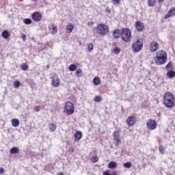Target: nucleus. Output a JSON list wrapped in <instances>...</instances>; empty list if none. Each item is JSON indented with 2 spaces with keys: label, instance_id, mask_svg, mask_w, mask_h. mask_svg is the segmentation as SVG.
I'll return each mask as SVG.
<instances>
[{
  "label": "nucleus",
  "instance_id": "obj_9",
  "mask_svg": "<svg viewBox=\"0 0 175 175\" xmlns=\"http://www.w3.org/2000/svg\"><path fill=\"white\" fill-rule=\"evenodd\" d=\"M159 49V44L157 42H152L150 44V50L152 53H155Z\"/></svg>",
  "mask_w": 175,
  "mask_h": 175
},
{
  "label": "nucleus",
  "instance_id": "obj_47",
  "mask_svg": "<svg viewBox=\"0 0 175 175\" xmlns=\"http://www.w3.org/2000/svg\"><path fill=\"white\" fill-rule=\"evenodd\" d=\"M111 175H117V172H114L111 174Z\"/></svg>",
  "mask_w": 175,
  "mask_h": 175
},
{
  "label": "nucleus",
  "instance_id": "obj_44",
  "mask_svg": "<svg viewBox=\"0 0 175 175\" xmlns=\"http://www.w3.org/2000/svg\"><path fill=\"white\" fill-rule=\"evenodd\" d=\"M103 175H110V172L109 170H107L103 172Z\"/></svg>",
  "mask_w": 175,
  "mask_h": 175
},
{
  "label": "nucleus",
  "instance_id": "obj_32",
  "mask_svg": "<svg viewBox=\"0 0 175 175\" xmlns=\"http://www.w3.org/2000/svg\"><path fill=\"white\" fill-rule=\"evenodd\" d=\"M15 88H20L21 85V82H20V81L16 80L14 84Z\"/></svg>",
  "mask_w": 175,
  "mask_h": 175
},
{
  "label": "nucleus",
  "instance_id": "obj_3",
  "mask_svg": "<svg viewBox=\"0 0 175 175\" xmlns=\"http://www.w3.org/2000/svg\"><path fill=\"white\" fill-rule=\"evenodd\" d=\"M121 38L126 43L131 42V39H132V33H131V30L129 28L122 29Z\"/></svg>",
  "mask_w": 175,
  "mask_h": 175
},
{
  "label": "nucleus",
  "instance_id": "obj_39",
  "mask_svg": "<svg viewBox=\"0 0 175 175\" xmlns=\"http://www.w3.org/2000/svg\"><path fill=\"white\" fill-rule=\"evenodd\" d=\"M121 0H112L113 5H120Z\"/></svg>",
  "mask_w": 175,
  "mask_h": 175
},
{
  "label": "nucleus",
  "instance_id": "obj_7",
  "mask_svg": "<svg viewBox=\"0 0 175 175\" xmlns=\"http://www.w3.org/2000/svg\"><path fill=\"white\" fill-rule=\"evenodd\" d=\"M146 128L148 131H154L157 129V121L149 119L146 123Z\"/></svg>",
  "mask_w": 175,
  "mask_h": 175
},
{
  "label": "nucleus",
  "instance_id": "obj_5",
  "mask_svg": "<svg viewBox=\"0 0 175 175\" xmlns=\"http://www.w3.org/2000/svg\"><path fill=\"white\" fill-rule=\"evenodd\" d=\"M64 111L67 116H72L75 113V106L72 103L67 102L65 104Z\"/></svg>",
  "mask_w": 175,
  "mask_h": 175
},
{
  "label": "nucleus",
  "instance_id": "obj_8",
  "mask_svg": "<svg viewBox=\"0 0 175 175\" xmlns=\"http://www.w3.org/2000/svg\"><path fill=\"white\" fill-rule=\"evenodd\" d=\"M126 124L129 126H133L136 124V118L135 116H129L126 120Z\"/></svg>",
  "mask_w": 175,
  "mask_h": 175
},
{
  "label": "nucleus",
  "instance_id": "obj_22",
  "mask_svg": "<svg viewBox=\"0 0 175 175\" xmlns=\"http://www.w3.org/2000/svg\"><path fill=\"white\" fill-rule=\"evenodd\" d=\"M10 154H18V152H20V149L17 147H13L10 149Z\"/></svg>",
  "mask_w": 175,
  "mask_h": 175
},
{
  "label": "nucleus",
  "instance_id": "obj_2",
  "mask_svg": "<svg viewBox=\"0 0 175 175\" xmlns=\"http://www.w3.org/2000/svg\"><path fill=\"white\" fill-rule=\"evenodd\" d=\"M154 64L159 66L165 65L167 62V53L164 50L157 52L156 57L154 58Z\"/></svg>",
  "mask_w": 175,
  "mask_h": 175
},
{
  "label": "nucleus",
  "instance_id": "obj_40",
  "mask_svg": "<svg viewBox=\"0 0 175 175\" xmlns=\"http://www.w3.org/2000/svg\"><path fill=\"white\" fill-rule=\"evenodd\" d=\"M98 161H99V159L98 158V157L96 156L93 157V163H96Z\"/></svg>",
  "mask_w": 175,
  "mask_h": 175
},
{
  "label": "nucleus",
  "instance_id": "obj_48",
  "mask_svg": "<svg viewBox=\"0 0 175 175\" xmlns=\"http://www.w3.org/2000/svg\"><path fill=\"white\" fill-rule=\"evenodd\" d=\"M57 175H64V173L60 172V173H59Z\"/></svg>",
  "mask_w": 175,
  "mask_h": 175
},
{
  "label": "nucleus",
  "instance_id": "obj_28",
  "mask_svg": "<svg viewBox=\"0 0 175 175\" xmlns=\"http://www.w3.org/2000/svg\"><path fill=\"white\" fill-rule=\"evenodd\" d=\"M21 69H22L24 72L28 70V69H29L28 64H27V63L23 64L21 66Z\"/></svg>",
  "mask_w": 175,
  "mask_h": 175
},
{
  "label": "nucleus",
  "instance_id": "obj_4",
  "mask_svg": "<svg viewBox=\"0 0 175 175\" xmlns=\"http://www.w3.org/2000/svg\"><path fill=\"white\" fill-rule=\"evenodd\" d=\"M97 32L100 36H106L109 33V26L105 24H100L97 27Z\"/></svg>",
  "mask_w": 175,
  "mask_h": 175
},
{
  "label": "nucleus",
  "instance_id": "obj_31",
  "mask_svg": "<svg viewBox=\"0 0 175 175\" xmlns=\"http://www.w3.org/2000/svg\"><path fill=\"white\" fill-rule=\"evenodd\" d=\"M155 1L156 0H148V6H150V8H152V6L155 5Z\"/></svg>",
  "mask_w": 175,
  "mask_h": 175
},
{
  "label": "nucleus",
  "instance_id": "obj_46",
  "mask_svg": "<svg viewBox=\"0 0 175 175\" xmlns=\"http://www.w3.org/2000/svg\"><path fill=\"white\" fill-rule=\"evenodd\" d=\"M88 25L89 27H92V25H94V22L88 23Z\"/></svg>",
  "mask_w": 175,
  "mask_h": 175
},
{
  "label": "nucleus",
  "instance_id": "obj_1",
  "mask_svg": "<svg viewBox=\"0 0 175 175\" xmlns=\"http://www.w3.org/2000/svg\"><path fill=\"white\" fill-rule=\"evenodd\" d=\"M163 103L167 109H173L175 105L174 94L170 92H166L163 97Z\"/></svg>",
  "mask_w": 175,
  "mask_h": 175
},
{
  "label": "nucleus",
  "instance_id": "obj_34",
  "mask_svg": "<svg viewBox=\"0 0 175 175\" xmlns=\"http://www.w3.org/2000/svg\"><path fill=\"white\" fill-rule=\"evenodd\" d=\"M172 65H173V63L172 62H170L165 66L166 70H169V69H173V66H172Z\"/></svg>",
  "mask_w": 175,
  "mask_h": 175
},
{
  "label": "nucleus",
  "instance_id": "obj_37",
  "mask_svg": "<svg viewBox=\"0 0 175 175\" xmlns=\"http://www.w3.org/2000/svg\"><path fill=\"white\" fill-rule=\"evenodd\" d=\"M83 71L81 70V69H78L76 71V76L77 77H81V75H80V73H81Z\"/></svg>",
  "mask_w": 175,
  "mask_h": 175
},
{
  "label": "nucleus",
  "instance_id": "obj_45",
  "mask_svg": "<svg viewBox=\"0 0 175 175\" xmlns=\"http://www.w3.org/2000/svg\"><path fill=\"white\" fill-rule=\"evenodd\" d=\"M26 38H27V36H25V34L22 35V38H23V42H25V40H27Z\"/></svg>",
  "mask_w": 175,
  "mask_h": 175
},
{
  "label": "nucleus",
  "instance_id": "obj_26",
  "mask_svg": "<svg viewBox=\"0 0 175 175\" xmlns=\"http://www.w3.org/2000/svg\"><path fill=\"white\" fill-rule=\"evenodd\" d=\"M113 140L116 142V140H118L120 139V133L118 131H115L113 133Z\"/></svg>",
  "mask_w": 175,
  "mask_h": 175
},
{
  "label": "nucleus",
  "instance_id": "obj_24",
  "mask_svg": "<svg viewBox=\"0 0 175 175\" xmlns=\"http://www.w3.org/2000/svg\"><path fill=\"white\" fill-rule=\"evenodd\" d=\"M167 76H168V77H170V79H173V77H174L175 76L174 70H168V72H167Z\"/></svg>",
  "mask_w": 175,
  "mask_h": 175
},
{
  "label": "nucleus",
  "instance_id": "obj_35",
  "mask_svg": "<svg viewBox=\"0 0 175 175\" xmlns=\"http://www.w3.org/2000/svg\"><path fill=\"white\" fill-rule=\"evenodd\" d=\"M92 50H94V45H92V44H88V51H89V53H91V51H92Z\"/></svg>",
  "mask_w": 175,
  "mask_h": 175
},
{
  "label": "nucleus",
  "instance_id": "obj_30",
  "mask_svg": "<svg viewBox=\"0 0 175 175\" xmlns=\"http://www.w3.org/2000/svg\"><path fill=\"white\" fill-rule=\"evenodd\" d=\"M159 151L160 154H165V147H163V146L162 145H160L159 146Z\"/></svg>",
  "mask_w": 175,
  "mask_h": 175
},
{
  "label": "nucleus",
  "instance_id": "obj_43",
  "mask_svg": "<svg viewBox=\"0 0 175 175\" xmlns=\"http://www.w3.org/2000/svg\"><path fill=\"white\" fill-rule=\"evenodd\" d=\"M105 12H107V13H111V10H110V8L107 7L105 9Z\"/></svg>",
  "mask_w": 175,
  "mask_h": 175
},
{
  "label": "nucleus",
  "instance_id": "obj_41",
  "mask_svg": "<svg viewBox=\"0 0 175 175\" xmlns=\"http://www.w3.org/2000/svg\"><path fill=\"white\" fill-rule=\"evenodd\" d=\"M34 111H40V106L35 107Z\"/></svg>",
  "mask_w": 175,
  "mask_h": 175
},
{
  "label": "nucleus",
  "instance_id": "obj_11",
  "mask_svg": "<svg viewBox=\"0 0 175 175\" xmlns=\"http://www.w3.org/2000/svg\"><path fill=\"white\" fill-rule=\"evenodd\" d=\"M135 28L138 32H142L144 29V24L140 21L135 23Z\"/></svg>",
  "mask_w": 175,
  "mask_h": 175
},
{
  "label": "nucleus",
  "instance_id": "obj_49",
  "mask_svg": "<svg viewBox=\"0 0 175 175\" xmlns=\"http://www.w3.org/2000/svg\"><path fill=\"white\" fill-rule=\"evenodd\" d=\"M46 68H47V69H49L50 68V66H46Z\"/></svg>",
  "mask_w": 175,
  "mask_h": 175
},
{
  "label": "nucleus",
  "instance_id": "obj_10",
  "mask_svg": "<svg viewBox=\"0 0 175 175\" xmlns=\"http://www.w3.org/2000/svg\"><path fill=\"white\" fill-rule=\"evenodd\" d=\"M31 18L34 21H40L42 20V14L38 12H33L31 14Z\"/></svg>",
  "mask_w": 175,
  "mask_h": 175
},
{
  "label": "nucleus",
  "instance_id": "obj_36",
  "mask_svg": "<svg viewBox=\"0 0 175 175\" xmlns=\"http://www.w3.org/2000/svg\"><path fill=\"white\" fill-rule=\"evenodd\" d=\"M121 143V140L120 139H117L116 141L113 142V144H115L116 147H118V146H120V144Z\"/></svg>",
  "mask_w": 175,
  "mask_h": 175
},
{
  "label": "nucleus",
  "instance_id": "obj_6",
  "mask_svg": "<svg viewBox=\"0 0 175 175\" xmlns=\"http://www.w3.org/2000/svg\"><path fill=\"white\" fill-rule=\"evenodd\" d=\"M133 51L135 53H139L143 49V42L140 40H137L135 42H133L131 45Z\"/></svg>",
  "mask_w": 175,
  "mask_h": 175
},
{
  "label": "nucleus",
  "instance_id": "obj_25",
  "mask_svg": "<svg viewBox=\"0 0 175 175\" xmlns=\"http://www.w3.org/2000/svg\"><path fill=\"white\" fill-rule=\"evenodd\" d=\"M23 23L24 24H25L26 25H29V24H32V19L29 18H25L23 20Z\"/></svg>",
  "mask_w": 175,
  "mask_h": 175
},
{
  "label": "nucleus",
  "instance_id": "obj_38",
  "mask_svg": "<svg viewBox=\"0 0 175 175\" xmlns=\"http://www.w3.org/2000/svg\"><path fill=\"white\" fill-rule=\"evenodd\" d=\"M102 98L100 96H96L94 97V102H100Z\"/></svg>",
  "mask_w": 175,
  "mask_h": 175
},
{
  "label": "nucleus",
  "instance_id": "obj_15",
  "mask_svg": "<svg viewBox=\"0 0 175 175\" xmlns=\"http://www.w3.org/2000/svg\"><path fill=\"white\" fill-rule=\"evenodd\" d=\"M122 33V29L121 30L120 29H116L113 32V36L114 39H118L121 36Z\"/></svg>",
  "mask_w": 175,
  "mask_h": 175
},
{
  "label": "nucleus",
  "instance_id": "obj_27",
  "mask_svg": "<svg viewBox=\"0 0 175 175\" xmlns=\"http://www.w3.org/2000/svg\"><path fill=\"white\" fill-rule=\"evenodd\" d=\"M68 69L70 72H75L77 69V66L75 64H71L69 66Z\"/></svg>",
  "mask_w": 175,
  "mask_h": 175
},
{
  "label": "nucleus",
  "instance_id": "obj_14",
  "mask_svg": "<svg viewBox=\"0 0 175 175\" xmlns=\"http://www.w3.org/2000/svg\"><path fill=\"white\" fill-rule=\"evenodd\" d=\"M174 16H175V8H172L169 10L168 13L165 14V18H170V17H173Z\"/></svg>",
  "mask_w": 175,
  "mask_h": 175
},
{
  "label": "nucleus",
  "instance_id": "obj_17",
  "mask_svg": "<svg viewBox=\"0 0 175 175\" xmlns=\"http://www.w3.org/2000/svg\"><path fill=\"white\" fill-rule=\"evenodd\" d=\"M52 84L54 87H58V85H59V79L57 76H54L53 77Z\"/></svg>",
  "mask_w": 175,
  "mask_h": 175
},
{
  "label": "nucleus",
  "instance_id": "obj_21",
  "mask_svg": "<svg viewBox=\"0 0 175 175\" xmlns=\"http://www.w3.org/2000/svg\"><path fill=\"white\" fill-rule=\"evenodd\" d=\"M93 84L94 85H99L100 84V78L96 77L93 79Z\"/></svg>",
  "mask_w": 175,
  "mask_h": 175
},
{
  "label": "nucleus",
  "instance_id": "obj_33",
  "mask_svg": "<svg viewBox=\"0 0 175 175\" xmlns=\"http://www.w3.org/2000/svg\"><path fill=\"white\" fill-rule=\"evenodd\" d=\"M120 51H121V49H120V48L118 47H115L113 49V54H116V55L118 54H120Z\"/></svg>",
  "mask_w": 175,
  "mask_h": 175
},
{
  "label": "nucleus",
  "instance_id": "obj_13",
  "mask_svg": "<svg viewBox=\"0 0 175 175\" xmlns=\"http://www.w3.org/2000/svg\"><path fill=\"white\" fill-rule=\"evenodd\" d=\"M73 29H75V25L70 23L66 26V33H72Z\"/></svg>",
  "mask_w": 175,
  "mask_h": 175
},
{
  "label": "nucleus",
  "instance_id": "obj_20",
  "mask_svg": "<svg viewBox=\"0 0 175 175\" xmlns=\"http://www.w3.org/2000/svg\"><path fill=\"white\" fill-rule=\"evenodd\" d=\"M109 169H116L117 167V163L116 161H111L108 163Z\"/></svg>",
  "mask_w": 175,
  "mask_h": 175
},
{
  "label": "nucleus",
  "instance_id": "obj_23",
  "mask_svg": "<svg viewBox=\"0 0 175 175\" xmlns=\"http://www.w3.org/2000/svg\"><path fill=\"white\" fill-rule=\"evenodd\" d=\"M1 36L4 38V39H8L10 36L9 35V31H8V30H5L1 33Z\"/></svg>",
  "mask_w": 175,
  "mask_h": 175
},
{
  "label": "nucleus",
  "instance_id": "obj_12",
  "mask_svg": "<svg viewBox=\"0 0 175 175\" xmlns=\"http://www.w3.org/2000/svg\"><path fill=\"white\" fill-rule=\"evenodd\" d=\"M74 142H79V140H81V138L83 137V133L80 131H77L74 134Z\"/></svg>",
  "mask_w": 175,
  "mask_h": 175
},
{
  "label": "nucleus",
  "instance_id": "obj_29",
  "mask_svg": "<svg viewBox=\"0 0 175 175\" xmlns=\"http://www.w3.org/2000/svg\"><path fill=\"white\" fill-rule=\"evenodd\" d=\"M124 167H126V169H131L132 167V163L131 162H126L123 164Z\"/></svg>",
  "mask_w": 175,
  "mask_h": 175
},
{
  "label": "nucleus",
  "instance_id": "obj_16",
  "mask_svg": "<svg viewBox=\"0 0 175 175\" xmlns=\"http://www.w3.org/2000/svg\"><path fill=\"white\" fill-rule=\"evenodd\" d=\"M48 129L49 132H55L57 130V124L55 123H50L48 124Z\"/></svg>",
  "mask_w": 175,
  "mask_h": 175
},
{
  "label": "nucleus",
  "instance_id": "obj_19",
  "mask_svg": "<svg viewBox=\"0 0 175 175\" xmlns=\"http://www.w3.org/2000/svg\"><path fill=\"white\" fill-rule=\"evenodd\" d=\"M49 29L51 31L52 35H55L58 32V29L55 25H52L51 27H49Z\"/></svg>",
  "mask_w": 175,
  "mask_h": 175
},
{
  "label": "nucleus",
  "instance_id": "obj_42",
  "mask_svg": "<svg viewBox=\"0 0 175 175\" xmlns=\"http://www.w3.org/2000/svg\"><path fill=\"white\" fill-rule=\"evenodd\" d=\"M5 173V169L3 167H0V174H3Z\"/></svg>",
  "mask_w": 175,
  "mask_h": 175
},
{
  "label": "nucleus",
  "instance_id": "obj_18",
  "mask_svg": "<svg viewBox=\"0 0 175 175\" xmlns=\"http://www.w3.org/2000/svg\"><path fill=\"white\" fill-rule=\"evenodd\" d=\"M12 125L14 128H17L18 125H20V120L17 118H14L12 120Z\"/></svg>",
  "mask_w": 175,
  "mask_h": 175
}]
</instances>
